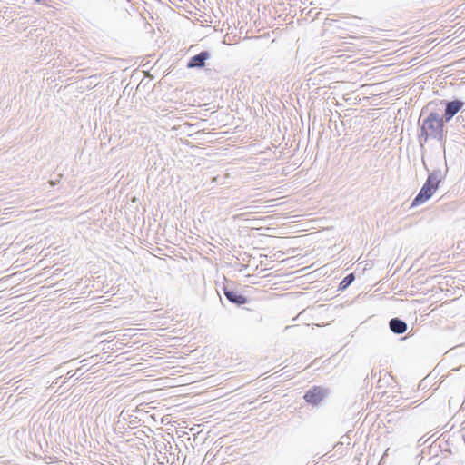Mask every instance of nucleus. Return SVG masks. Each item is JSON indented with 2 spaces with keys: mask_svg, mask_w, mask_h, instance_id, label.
Wrapping results in <instances>:
<instances>
[{
  "mask_svg": "<svg viewBox=\"0 0 465 465\" xmlns=\"http://www.w3.org/2000/svg\"><path fill=\"white\" fill-rule=\"evenodd\" d=\"M325 396V391L320 387H313L308 391L304 395V399L307 402L312 404H318Z\"/></svg>",
  "mask_w": 465,
  "mask_h": 465,
  "instance_id": "7ed1b4c3",
  "label": "nucleus"
},
{
  "mask_svg": "<svg viewBox=\"0 0 465 465\" xmlns=\"http://www.w3.org/2000/svg\"><path fill=\"white\" fill-rule=\"evenodd\" d=\"M354 280V275L352 273L347 275L341 282L340 286L341 289H345L348 287L352 281Z\"/></svg>",
  "mask_w": 465,
  "mask_h": 465,
  "instance_id": "6e6552de",
  "label": "nucleus"
},
{
  "mask_svg": "<svg viewBox=\"0 0 465 465\" xmlns=\"http://www.w3.org/2000/svg\"><path fill=\"white\" fill-rule=\"evenodd\" d=\"M208 54L206 52H202L197 55L193 56L189 63L188 67H202L204 65V61L207 59Z\"/></svg>",
  "mask_w": 465,
  "mask_h": 465,
  "instance_id": "39448f33",
  "label": "nucleus"
},
{
  "mask_svg": "<svg viewBox=\"0 0 465 465\" xmlns=\"http://www.w3.org/2000/svg\"><path fill=\"white\" fill-rule=\"evenodd\" d=\"M463 106V103L458 100L449 102L445 109V118L450 120Z\"/></svg>",
  "mask_w": 465,
  "mask_h": 465,
  "instance_id": "20e7f679",
  "label": "nucleus"
},
{
  "mask_svg": "<svg viewBox=\"0 0 465 465\" xmlns=\"http://www.w3.org/2000/svg\"><path fill=\"white\" fill-rule=\"evenodd\" d=\"M439 186V181L435 175H429L425 183L421 187L418 195L411 203V207L420 205L427 202L436 192Z\"/></svg>",
  "mask_w": 465,
  "mask_h": 465,
  "instance_id": "f257e3e1",
  "label": "nucleus"
},
{
  "mask_svg": "<svg viewBox=\"0 0 465 465\" xmlns=\"http://www.w3.org/2000/svg\"><path fill=\"white\" fill-rule=\"evenodd\" d=\"M442 127V118L437 114L432 113L423 121L421 130L426 137L436 136L441 132Z\"/></svg>",
  "mask_w": 465,
  "mask_h": 465,
  "instance_id": "f03ea898",
  "label": "nucleus"
},
{
  "mask_svg": "<svg viewBox=\"0 0 465 465\" xmlns=\"http://www.w3.org/2000/svg\"><path fill=\"white\" fill-rule=\"evenodd\" d=\"M390 328L394 333L401 334L406 331L407 325L401 320L392 319L390 322Z\"/></svg>",
  "mask_w": 465,
  "mask_h": 465,
  "instance_id": "0eeeda50",
  "label": "nucleus"
},
{
  "mask_svg": "<svg viewBox=\"0 0 465 465\" xmlns=\"http://www.w3.org/2000/svg\"><path fill=\"white\" fill-rule=\"evenodd\" d=\"M224 294L230 302L236 304H243L246 302V298L236 291L225 290Z\"/></svg>",
  "mask_w": 465,
  "mask_h": 465,
  "instance_id": "423d86ee",
  "label": "nucleus"
}]
</instances>
